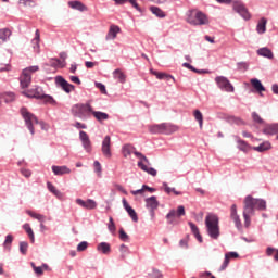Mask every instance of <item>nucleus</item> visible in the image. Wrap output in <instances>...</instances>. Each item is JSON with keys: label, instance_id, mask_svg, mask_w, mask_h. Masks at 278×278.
Returning a JSON list of instances; mask_svg holds the SVG:
<instances>
[{"label": "nucleus", "instance_id": "nucleus-52", "mask_svg": "<svg viewBox=\"0 0 278 278\" xmlns=\"http://www.w3.org/2000/svg\"><path fill=\"white\" fill-rule=\"evenodd\" d=\"M252 118L254 123H257L258 125H263L264 123V119H262V117L260 116V114H257V112L252 113Z\"/></svg>", "mask_w": 278, "mask_h": 278}, {"label": "nucleus", "instance_id": "nucleus-60", "mask_svg": "<svg viewBox=\"0 0 278 278\" xmlns=\"http://www.w3.org/2000/svg\"><path fill=\"white\" fill-rule=\"evenodd\" d=\"M70 79H71V81H72L73 84H77V86H81V80L79 79V77H77V76H71Z\"/></svg>", "mask_w": 278, "mask_h": 278}, {"label": "nucleus", "instance_id": "nucleus-56", "mask_svg": "<svg viewBox=\"0 0 278 278\" xmlns=\"http://www.w3.org/2000/svg\"><path fill=\"white\" fill-rule=\"evenodd\" d=\"M86 249H88V242L87 241H83L77 245V251L78 252L86 251Z\"/></svg>", "mask_w": 278, "mask_h": 278}, {"label": "nucleus", "instance_id": "nucleus-49", "mask_svg": "<svg viewBox=\"0 0 278 278\" xmlns=\"http://www.w3.org/2000/svg\"><path fill=\"white\" fill-rule=\"evenodd\" d=\"M2 97L5 101V103H12V101H14V99H15V96L13 92H7Z\"/></svg>", "mask_w": 278, "mask_h": 278}, {"label": "nucleus", "instance_id": "nucleus-20", "mask_svg": "<svg viewBox=\"0 0 278 278\" xmlns=\"http://www.w3.org/2000/svg\"><path fill=\"white\" fill-rule=\"evenodd\" d=\"M68 5L72 10H78V12H86L88 11V7L81 3L79 0H72L68 2Z\"/></svg>", "mask_w": 278, "mask_h": 278}, {"label": "nucleus", "instance_id": "nucleus-22", "mask_svg": "<svg viewBox=\"0 0 278 278\" xmlns=\"http://www.w3.org/2000/svg\"><path fill=\"white\" fill-rule=\"evenodd\" d=\"M97 251L103 255H110L112 253V245L108 242H101L97 245Z\"/></svg>", "mask_w": 278, "mask_h": 278}, {"label": "nucleus", "instance_id": "nucleus-33", "mask_svg": "<svg viewBox=\"0 0 278 278\" xmlns=\"http://www.w3.org/2000/svg\"><path fill=\"white\" fill-rule=\"evenodd\" d=\"M188 225H189L193 236H195L197 240L199 242H203V237H201V232H199V227H197L194 225V223H192V222H189Z\"/></svg>", "mask_w": 278, "mask_h": 278}, {"label": "nucleus", "instance_id": "nucleus-5", "mask_svg": "<svg viewBox=\"0 0 278 278\" xmlns=\"http://www.w3.org/2000/svg\"><path fill=\"white\" fill-rule=\"evenodd\" d=\"M24 94H26V97L29 99H43L46 103H50V105H58V101H55L53 97L45 94V91L41 89V87H35L27 93L24 92Z\"/></svg>", "mask_w": 278, "mask_h": 278}, {"label": "nucleus", "instance_id": "nucleus-34", "mask_svg": "<svg viewBox=\"0 0 278 278\" xmlns=\"http://www.w3.org/2000/svg\"><path fill=\"white\" fill-rule=\"evenodd\" d=\"M236 138H237L238 150L243 151V153H247L251 149V146H249V143H247V141L241 140L238 137H236Z\"/></svg>", "mask_w": 278, "mask_h": 278}, {"label": "nucleus", "instance_id": "nucleus-23", "mask_svg": "<svg viewBox=\"0 0 278 278\" xmlns=\"http://www.w3.org/2000/svg\"><path fill=\"white\" fill-rule=\"evenodd\" d=\"M256 53L261 58H267V60H273V58H275V54H273V50L268 49L267 47L260 48Z\"/></svg>", "mask_w": 278, "mask_h": 278}, {"label": "nucleus", "instance_id": "nucleus-26", "mask_svg": "<svg viewBox=\"0 0 278 278\" xmlns=\"http://www.w3.org/2000/svg\"><path fill=\"white\" fill-rule=\"evenodd\" d=\"M263 132L267 136H275V134H278V123L266 125L265 128L263 129Z\"/></svg>", "mask_w": 278, "mask_h": 278}, {"label": "nucleus", "instance_id": "nucleus-7", "mask_svg": "<svg viewBox=\"0 0 278 278\" xmlns=\"http://www.w3.org/2000/svg\"><path fill=\"white\" fill-rule=\"evenodd\" d=\"M22 117L25 121V125L27 127V129L30 131L31 136H34L35 130H34V125H38V117H36V115H34L33 113H30L27 108H22L20 110Z\"/></svg>", "mask_w": 278, "mask_h": 278}, {"label": "nucleus", "instance_id": "nucleus-58", "mask_svg": "<svg viewBox=\"0 0 278 278\" xmlns=\"http://www.w3.org/2000/svg\"><path fill=\"white\" fill-rule=\"evenodd\" d=\"M30 266L33 267V270L36 273V275H42V267H37L35 263H30Z\"/></svg>", "mask_w": 278, "mask_h": 278}, {"label": "nucleus", "instance_id": "nucleus-18", "mask_svg": "<svg viewBox=\"0 0 278 278\" xmlns=\"http://www.w3.org/2000/svg\"><path fill=\"white\" fill-rule=\"evenodd\" d=\"M52 173H54V175H56L58 177H62V175H71V168H68V166L66 165H53Z\"/></svg>", "mask_w": 278, "mask_h": 278}, {"label": "nucleus", "instance_id": "nucleus-25", "mask_svg": "<svg viewBox=\"0 0 278 278\" xmlns=\"http://www.w3.org/2000/svg\"><path fill=\"white\" fill-rule=\"evenodd\" d=\"M137 165L141 168V170H143L144 173H148V175H151L152 177L157 176V170L155 168L149 167L147 166V164L142 162H138Z\"/></svg>", "mask_w": 278, "mask_h": 278}, {"label": "nucleus", "instance_id": "nucleus-28", "mask_svg": "<svg viewBox=\"0 0 278 278\" xmlns=\"http://www.w3.org/2000/svg\"><path fill=\"white\" fill-rule=\"evenodd\" d=\"M250 84H252L253 88L256 90V92H266V88L264 85H262V81L257 78H252L250 80Z\"/></svg>", "mask_w": 278, "mask_h": 278}, {"label": "nucleus", "instance_id": "nucleus-14", "mask_svg": "<svg viewBox=\"0 0 278 278\" xmlns=\"http://www.w3.org/2000/svg\"><path fill=\"white\" fill-rule=\"evenodd\" d=\"M55 83L59 86H61L62 90H64V92H66L67 94H70V92H73V90H75V86L66 81V79H64V77L62 76H56Z\"/></svg>", "mask_w": 278, "mask_h": 278}, {"label": "nucleus", "instance_id": "nucleus-44", "mask_svg": "<svg viewBox=\"0 0 278 278\" xmlns=\"http://www.w3.org/2000/svg\"><path fill=\"white\" fill-rule=\"evenodd\" d=\"M135 155H136V157H138V162H141V164H148V166L149 165H151V162H149V159H147L146 156H144V154H142L141 152H135Z\"/></svg>", "mask_w": 278, "mask_h": 278}, {"label": "nucleus", "instance_id": "nucleus-39", "mask_svg": "<svg viewBox=\"0 0 278 278\" xmlns=\"http://www.w3.org/2000/svg\"><path fill=\"white\" fill-rule=\"evenodd\" d=\"M163 190L166 194H170V192H173L176 197L181 195V191H176L175 188L168 187L167 182H163Z\"/></svg>", "mask_w": 278, "mask_h": 278}, {"label": "nucleus", "instance_id": "nucleus-35", "mask_svg": "<svg viewBox=\"0 0 278 278\" xmlns=\"http://www.w3.org/2000/svg\"><path fill=\"white\" fill-rule=\"evenodd\" d=\"M47 188H48L49 192H51L52 194H54V197H56V199H62L63 194L60 192V190H58L55 188V186H53V184L48 181Z\"/></svg>", "mask_w": 278, "mask_h": 278}, {"label": "nucleus", "instance_id": "nucleus-27", "mask_svg": "<svg viewBox=\"0 0 278 278\" xmlns=\"http://www.w3.org/2000/svg\"><path fill=\"white\" fill-rule=\"evenodd\" d=\"M150 73L152 75H155L156 79H166L167 81L169 79H173V81H175V77L173 75H169V74H166V73H162V72H157V71H154V70H150Z\"/></svg>", "mask_w": 278, "mask_h": 278}, {"label": "nucleus", "instance_id": "nucleus-11", "mask_svg": "<svg viewBox=\"0 0 278 278\" xmlns=\"http://www.w3.org/2000/svg\"><path fill=\"white\" fill-rule=\"evenodd\" d=\"M101 151L102 155L108 157V160L112 157V138L110 136H105L102 140Z\"/></svg>", "mask_w": 278, "mask_h": 278}, {"label": "nucleus", "instance_id": "nucleus-46", "mask_svg": "<svg viewBox=\"0 0 278 278\" xmlns=\"http://www.w3.org/2000/svg\"><path fill=\"white\" fill-rule=\"evenodd\" d=\"M27 249H29V243H27L26 241H21L20 252L22 253V255H27Z\"/></svg>", "mask_w": 278, "mask_h": 278}, {"label": "nucleus", "instance_id": "nucleus-3", "mask_svg": "<svg viewBox=\"0 0 278 278\" xmlns=\"http://www.w3.org/2000/svg\"><path fill=\"white\" fill-rule=\"evenodd\" d=\"M72 114L73 116H75L76 118H80V121H86L90 114H92V106L90 105V103H78L75 104L72 108Z\"/></svg>", "mask_w": 278, "mask_h": 278}, {"label": "nucleus", "instance_id": "nucleus-4", "mask_svg": "<svg viewBox=\"0 0 278 278\" xmlns=\"http://www.w3.org/2000/svg\"><path fill=\"white\" fill-rule=\"evenodd\" d=\"M148 129L150 134H165L166 136H170V134H175V131H177V126L168 123H162L150 125Z\"/></svg>", "mask_w": 278, "mask_h": 278}, {"label": "nucleus", "instance_id": "nucleus-64", "mask_svg": "<svg viewBox=\"0 0 278 278\" xmlns=\"http://www.w3.org/2000/svg\"><path fill=\"white\" fill-rule=\"evenodd\" d=\"M96 65H97V63H94L92 61H86L85 62L86 68H94Z\"/></svg>", "mask_w": 278, "mask_h": 278}, {"label": "nucleus", "instance_id": "nucleus-51", "mask_svg": "<svg viewBox=\"0 0 278 278\" xmlns=\"http://www.w3.org/2000/svg\"><path fill=\"white\" fill-rule=\"evenodd\" d=\"M228 121L229 123H235V125H244V122L240 117L230 116Z\"/></svg>", "mask_w": 278, "mask_h": 278}, {"label": "nucleus", "instance_id": "nucleus-38", "mask_svg": "<svg viewBox=\"0 0 278 278\" xmlns=\"http://www.w3.org/2000/svg\"><path fill=\"white\" fill-rule=\"evenodd\" d=\"M23 229L26 231L28 238L30 239L31 242H35V236H34V230L31 229V226L29 224H24Z\"/></svg>", "mask_w": 278, "mask_h": 278}, {"label": "nucleus", "instance_id": "nucleus-9", "mask_svg": "<svg viewBox=\"0 0 278 278\" xmlns=\"http://www.w3.org/2000/svg\"><path fill=\"white\" fill-rule=\"evenodd\" d=\"M215 84L224 92H233V90H235L233 85H231V81H229V79L225 76L215 77Z\"/></svg>", "mask_w": 278, "mask_h": 278}, {"label": "nucleus", "instance_id": "nucleus-36", "mask_svg": "<svg viewBox=\"0 0 278 278\" xmlns=\"http://www.w3.org/2000/svg\"><path fill=\"white\" fill-rule=\"evenodd\" d=\"M268 149H270V142L268 141H265L260 146L253 148V150L257 151L258 153H264V151H268Z\"/></svg>", "mask_w": 278, "mask_h": 278}, {"label": "nucleus", "instance_id": "nucleus-41", "mask_svg": "<svg viewBox=\"0 0 278 278\" xmlns=\"http://www.w3.org/2000/svg\"><path fill=\"white\" fill-rule=\"evenodd\" d=\"M113 76L115 79H118V81H121V84H125L126 76H125V74H123V72H121V70H115L113 72Z\"/></svg>", "mask_w": 278, "mask_h": 278}, {"label": "nucleus", "instance_id": "nucleus-29", "mask_svg": "<svg viewBox=\"0 0 278 278\" xmlns=\"http://www.w3.org/2000/svg\"><path fill=\"white\" fill-rule=\"evenodd\" d=\"M91 114L94 116L96 119H98L99 123H103V121H108V118H110V115L108 113L101 111L92 110Z\"/></svg>", "mask_w": 278, "mask_h": 278}, {"label": "nucleus", "instance_id": "nucleus-30", "mask_svg": "<svg viewBox=\"0 0 278 278\" xmlns=\"http://www.w3.org/2000/svg\"><path fill=\"white\" fill-rule=\"evenodd\" d=\"M10 36H12V30L8 28L0 29V45L8 42V40H10Z\"/></svg>", "mask_w": 278, "mask_h": 278}, {"label": "nucleus", "instance_id": "nucleus-2", "mask_svg": "<svg viewBox=\"0 0 278 278\" xmlns=\"http://www.w3.org/2000/svg\"><path fill=\"white\" fill-rule=\"evenodd\" d=\"M219 219L217 215L208 214L205 217L206 232L213 240L220 238V226H218Z\"/></svg>", "mask_w": 278, "mask_h": 278}, {"label": "nucleus", "instance_id": "nucleus-47", "mask_svg": "<svg viewBox=\"0 0 278 278\" xmlns=\"http://www.w3.org/2000/svg\"><path fill=\"white\" fill-rule=\"evenodd\" d=\"M48 66H52V68H58V66H61V68H64V65L62 64V61H60V59H52Z\"/></svg>", "mask_w": 278, "mask_h": 278}, {"label": "nucleus", "instance_id": "nucleus-37", "mask_svg": "<svg viewBox=\"0 0 278 278\" xmlns=\"http://www.w3.org/2000/svg\"><path fill=\"white\" fill-rule=\"evenodd\" d=\"M150 11L152 12V14L157 16V18H166V13H164V11H162V9L157 7H151Z\"/></svg>", "mask_w": 278, "mask_h": 278}, {"label": "nucleus", "instance_id": "nucleus-31", "mask_svg": "<svg viewBox=\"0 0 278 278\" xmlns=\"http://www.w3.org/2000/svg\"><path fill=\"white\" fill-rule=\"evenodd\" d=\"M266 23H268V20L266 17H262L257 25H256V31L257 34H266Z\"/></svg>", "mask_w": 278, "mask_h": 278}, {"label": "nucleus", "instance_id": "nucleus-43", "mask_svg": "<svg viewBox=\"0 0 278 278\" xmlns=\"http://www.w3.org/2000/svg\"><path fill=\"white\" fill-rule=\"evenodd\" d=\"M237 71H239V73H247V71H249V63L238 62L237 63Z\"/></svg>", "mask_w": 278, "mask_h": 278}, {"label": "nucleus", "instance_id": "nucleus-10", "mask_svg": "<svg viewBox=\"0 0 278 278\" xmlns=\"http://www.w3.org/2000/svg\"><path fill=\"white\" fill-rule=\"evenodd\" d=\"M232 8L237 14H240L244 21H249L251 18V14L249 13V10H247V7H244V3L241 1H235L232 4Z\"/></svg>", "mask_w": 278, "mask_h": 278}, {"label": "nucleus", "instance_id": "nucleus-24", "mask_svg": "<svg viewBox=\"0 0 278 278\" xmlns=\"http://www.w3.org/2000/svg\"><path fill=\"white\" fill-rule=\"evenodd\" d=\"M35 53H40V30L35 31V38L31 40Z\"/></svg>", "mask_w": 278, "mask_h": 278}, {"label": "nucleus", "instance_id": "nucleus-48", "mask_svg": "<svg viewBox=\"0 0 278 278\" xmlns=\"http://www.w3.org/2000/svg\"><path fill=\"white\" fill-rule=\"evenodd\" d=\"M130 5L137 10V12H140V14H144V9L140 8V4L136 0H128Z\"/></svg>", "mask_w": 278, "mask_h": 278}, {"label": "nucleus", "instance_id": "nucleus-62", "mask_svg": "<svg viewBox=\"0 0 278 278\" xmlns=\"http://www.w3.org/2000/svg\"><path fill=\"white\" fill-rule=\"evenodd\" d=\"M21 173L24 177H31V170L22 168Z\"/></svg>", "mask_w": 278, "mask_h": 278}, {"label": "nucleus", "instance_id": "nucleus-1", "mask_svg": "<svg viewBox=\"0 0 278 278\" xmlns=\"http://www.w3.org/2000/svg\"><path fill=\"white\" fill-rule=\"evenodd\" d=\"M255 210L264 212L266 210V200L255 199L251 195L245 197L243 206L244 227H251V216L255 214Z\"/></svg>", "mask_w": 278, "mask_h": 278}, {"label": "nucleus", "instance_id": "nucleus-8", "mask_svg": "<svg viewBox=\"0 0 278 278\" xmlns=\"http://www.w3.org/2000/svg\"><path fill=\"white\" fill-rule=\"evenodd\" d=\"M181 216H186V207H184V205H179L177 210H169L165 216L167 225H179L177 218H181Z\"/></svg>", "mask_w": 278, "mask_h": 278}, {"label": "nucleus", "instance_id": "nucleus-21", "mask_svg": "<svg viewBox=\"0 0 278 278\" xmlns=\"http://www.w3.org/2000/svg\"><path fill=\"white\" fill-rule=\"evenodd\" d=\"M20 84L22 88H29V84H31V74H27L23 71L20 77Z\"/></svg>", "mask_w": 278, "mask_h": 278}, {"label": "nucleus", "instance_id": "nucleus-32", "mask_svg": "<svg viewBox=\"0 0 278 278\" xmlns=\"http://www.w3.org/2000/svg\"><path fill=\"white\" fill-rule=\"evenodd\" d=\"M122 153H123L124 157H129V155H131V153H134V155H136L137 151L131 144H125L122 148Z\"/></svg>", "mask_w": 278, "mask_h": 278}, {"label": "nucleus", "instance_id": "nucleus-13", "mask_svg": "<svg viewBox=\"0 0 278 278\" xmlns=\"http://www.w3.org/2000/svg\"><path fill=\"white\" fill-rule=\"evenodd\" d=\"M230 218L233 220L236 228L239 231L242 230V222L240 220V215H238V206L236 204L230 207Z\"/></svg>", "mask_w": 278, "mask_h": 278}, {"label": "nucleus", "instance_id": "nucleus-15", "mask_svg": "<svg viewBox=\"0 0 278 278\" xmlns=\"http://www.w3.org/2000/svg\"><path fill=\"white\" fill-rule=\"evenodd\" d=\"M122 203H123L124 210H126V212L130 216L131 220L134 223H138V213H136V210H134V207H131L129 205V203L127 202V200L125 198L122 200Z\"/></svg>", "mask_w": 278, "mask_h": 278}, {"label": "nucleus", "instance_id": "nucleus-54", "mask_svg": "<svg viewBox=\"0 0 278 278\" xmlns=\"http://www.w3.org/2000/svg\"><path fill=\"white\" fill-rule=\"evenodd\" d=\"M119 239L123 242H127L129 240V235H127V232H125V230L123 228L119 229Z\"/></svg>", "mask_w": 278, "mask_h": 278}, {"label": "nucleus", "instance_id": "nucleus-16", "mask_svg": "<svg viewBox=\"0 0 278 278\" xmlns=\"http://www.w3.org/2000/svg\"><path fill=\"white\" fill-rule=\"evenodd\" d=\"M76 203L85 210H97V201L92 199H88L87 201H84L83 199H76Z\"/></svg>", "mask_w": 278, "mask_h": 278}, {"label": "nucleus", "instance_id": "nucleus-12", "mask_svg": "<svg viewBox=\"0 0 278 278\" xmlns=\"http://www.w3.org/2000/svg\"><path fill=\"white\" fill-rule=\"evenodd\" d=\"M79 140H80L86 153H91L92 152V142L90 141V137L88 136V132L80 130Z\"/></svg>", "mask_w": 278, "mask_h": 278}, {"label": "nucleus", "instance_id": "nucleus-57", "mask_svg": "<svg viewBox=\"0 0 278 278\" xmlns=\"http://www.w3.org/2000/svg\"><path fill=\"white\" fill-rule=\"evenodd\" d=\"M229 260H230L229 256H227L225 254V260H224V263L222 264L219 270H226L227 269V266H229Z\"/></svg>", "mask_w": 278, "mask_h": 278}, {"label": "nucleus", "instance_id": "nucleus-6", "mask_svg": "<svg viewBox=\"0 0 278 278\" xmlns=\"http://www.w3.org/2000/svg\"><path fill=\"white\" fill-rule=\"evenodd\" d=\"M187 23L189 25H210V20L207 18V15L201 11H193L190 12V14L187 16Z\"/></svg>", "mask_w": 278, "mask_h": 278}, {"label": "nucleus", "instance_id": "nucleus-59", "mask_svg": "<svg viewBox=\"0 0 278 278\" xmlns=\"http://www.w3.org/2000/svg\"><path fill=\"white\" fill-rule=\"evenodd\" d=\"M226 256H228L229 260H237V257H240V255L238 254V252H228L225 254Z\"/></svg>", "mask_w": 278, "mask_h": 278}, {"label": "nucleus", "instance_id": "nucleus-50", "mask_svg": "<svg viewBox=\"0 0 278 278\" xmlns=\"http://www.w3.org/2000/svg\"><path fill=\"white\" fill-rule=\"evenodd\" d=\"M108 229L109 231H111V233H114L116 231V224H114V218L112 217L109 218Z\"/></svg>", "mask_w": 278, "mask_h": 278}, {"label": "nucleus", "instance_id": "nucleus-63", "mask_svg": "<svg viewBox=\"0 0 278 278\" xmlns=\"http://www.w3.org/2000/svg\"><path fill=\"white\" fill-rule=\"evenodd\" d=\"M96 86L99 88V90L105 94V85L101 84V83H96Z\"/></svg>", "mask_w": 278, "mask_h": 278}, {"label": "nucleus", "instance_id": "nucleus-45", "mask_svg": "<svg viewBox=\"0 0 278 278\" xmlns=\"http://www.w3.org/2000/svg\"><path fill=\"white\" fill-rule=\"evenodd\" d=\"M14 241V237H12V235H8L5 237V240L3 242V247L7 251H10V245L12 244V242Z\"/></svg>", "mask_w": 278, "mask_h": 278}, {"label": "nucleus", "instance_id": "nucleus-42", "mask_svg": "<svg viewBox=\"0 0 278 278\" xmlns=\"http://www.w3.org/2000/svg\"><path fill=\"white\" fill-rule=\"evenodd\" d=\"M121 260H125L129 255V247L122 244L119 247Z\"/></svg>", "mask_w": 278, "mask_h": 278}, {"label": "nucleus", "instance_id": "nucleus-61", "mask_svg": "<svg viewBox=\"0 0 278 278\" xmlns=\"http://www.w3.org/2000/svg\"><path fill=\"white\" fill-rule=\"evenodd\" d=\"M74 127H76V129H88V126H86V124H81L79 122H76Z\"/></svg>", "mask_w": 278, "mask_h": 278}, {"label": "nucleus", "instance_id": "nucleus-19", "mask_svg": "<svg viewBox=\"0 0 278 278\" xmlns=\"http://www.w3.org/2000/svg\"><path fill=\"white\" fill-rule=\"evenodd\" d=\"M144 201L147 210H157L160 207V201H157V197L155 195L147 198Z\"/></svg>", "mask_w": 278, "mask_h": 278}, {"label": "nucleus", "instance_id": "nucleus-17", "mask_svg": "<svg viewBox=\"0 0 278 278\" xmlns=\"http://www.w3.org/2000/svg\"><path fill=\"white\" fill-rule=\"evenodd\" d=\"M118 34H121V27L112 24L105 36V40H116V36H118Z\"/></svg>", "mask_w": 278, "mask_h": 278}, {"label": "nucleus", "instance_id": "nucleus-40", "mask_svg": "<svg viewBox=\"0 0 278 278\" xmlns=\"http://www.w3.org/2000/svg\"><path fill=\"white\" fill-rule=\"evenodd\" d=\"M193 116L195 121L199 123L200 129H203V113H201V111L199 110H195L193 112Z\"/></svg>", "mask_w": 278, "mask_h": 278}, {"label": "nucleus", "instance_id": "nucleus-55", "mask_svg": "<svg viewBox=\"0 0 278 278\" xmlns=\"http://www.w3.org/2000/svg\"><path fill=\"white\" fill-rule=\"evenodd\" d=\"M22 3L25 8H36V2L34 0H23Z\"/></svg>", "mask_w": 278, "mask_h": 278}, {"label": "nucleus", "instance_id": "nucleus-53", "mask_svg": "<svg viewBox=\"0 0 278 278\" xmlns=\"http://www.w3.org/2000/svg\"><path fill=\"white\" fill-rule=\"evenodd\" d=\"M37 71H40V67H38V65H33L24 70V72L28 75H31V73H37Z\"/></svg>", "mask_w": 278, "mask_h": 278}]
</instances>
